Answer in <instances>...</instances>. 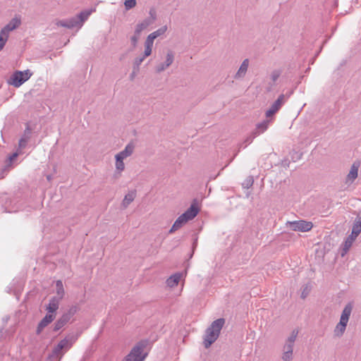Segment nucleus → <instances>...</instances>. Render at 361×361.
Segmentation results:
<instances>
[{
    "label": "nucleus",
    "mask_w": 361,
    "mask_h": 361,
    "mask_svg": "<svg viewBox=\"0 0 361 361\" xmlns=\"http://www.w3.org/2000/svg\"><path fill=\"white\" fill-rule=\"evenodd\" d=\"M149 341L147 339L141 340L137 342L131 349L130 352L125 357V361H144L147 356V353H144V350L147 347Z\"/></svg>",
    "instance_id": "4"
},
{
    "label": "nucleus",
    "mask_w": 361,
    "mask_h": 361,
    "mask_svg": "<svg viewBox=\"0 0 361 361\" xmlns=\"http://www.w3.org/2000/svg\"><path fill=\"white\" fill-rule=\"evenodd\" d=\"M200 209L197 205L196 200H194L190 207L175 221L169 233H172L180 228L188 221L193 219L197 215Z\"/></svg>",
    "instance_id": "2"
},
{
    "label": "nucleus",
    "mask_w": 361,
    "mask_h": 361,
    "mask_svg": "<svg viewBox=\"0 0 361 361\" xmlns=\"http://www.w3.org/2000/svg\"><path fill=\"white\" fill-rule=\"evenodd\" d=\"M281 75V71L279 70H274L271 72L270 75V78L272 80V82L274 83L280 77Z\"/></svg>",
    "instance_id": "38"
},
{
    "label": "nucleus",
    "mask_w": 361,
    "mask_h": 361,
    "mask_svg": "<svg viewBox=\"0 0 361 361\" xmlns=\"http://www.w3.org/2000/svg\"><path fill=\"white\" fill-rule=\"evenodd\" d=\"M358 235H355L353 234V232H351V234L345 239V240L353 245V241L355 240V238Z\"/></svg>",
    "instance_id": "41"
},
{
    "label": "nucleus",
    "mask_w": 361,
    "mask_h": 361,
    "mask_svg": "<svg viewBox=\"0 0 361 361\" xmlns=\"http://www.w3.org/2000/svg\"><path fill=\"white\" fill-rule=\"evenodd\" d=\"M181 273H176L171 276L167 280L166 283L169 287H174L177 286L182 277Z\"/></svg>",
    "instance_id": "24"
},
{
    "label": "nucleus",
    "mask_w": 361,
    "mask_h": 361,
    "mask_svg": "<svg viewBox=\"0 0 361 361\" xmlns=\"http://www.w3.org/2000/svg\"><path fill=\"white\" fill-rule=\"evenodd\" d=\"M225 324L224 318H219L214 321L207 329L204 337L203 344L205 348H208L218 338L220 331Z\"/></svg>",
    "instance_id": "1"
},
{
    "label": "nucleus",
    "mask_w": 361,
    "mask_h": 361,
    "mask_svg": "<svg viewBox=\"0 0 361 361\" xmlns=\"http://www.w3.org/2000/svg\"><path fill=\"white\" fill-rule=\"evenodd\" d=\"M32 73L30 72L29 69L25 70L24 71H16L11 76L8 82L16 87H19L25 82L28 80L32 76Z\"/></svg>",
    "instance_id": "6"
},
{
    "label": "nucleus",
    "mask_w": 361,
    "mask_h": 361,
    "mask_svg": "<svg viewBox=\"0 0 361 361\" xmlns=\"http://www.w3.org/2000/svg\"><path fill=\"white\" fill-rule=\"evenodd\" d=\"M152 47H145L144 57H147L152 54Z\"/></svg>",
    "instance_id": "43"
},
{
    "label": "nucleus",
    "mask_w": 361,
    "mask_h": 361,
    "mask_svg": "<svg viewBox=\"0 0 361 361\" xmlns=\"http://www.w3.org/2000/svg\"><path fill=\"white\" fill-rule=\"evenodd\" d=\"M197 245V240H195V241L193 243V249L196 247Z\"/></svg>",
    "instance_id": "49"
},
{
    "label": "nucleus",
    "mask_w": 361,
    "mask_h": 361,
    "mask_svg": "<svg viewBox=\"0 0 361 361\" xmlns=\"http://www.w3.org/2000/svg\"><path fill=\"white\" fill-rule=\"evenodd\" d=\"M153 43H154V42H152L148 39H146L145 42V47H152Z\"/></svg>",
    "instance_id": "45"
},
{
    "label": "nucleus",
    "mask_w": 361,
    "mask_h": 361,
    "mask_svg": "<svg viewBox=\"0 0 361 361\" xmlns=\"http://www.w3.org/2000/svg\"><path fill=\"white\" fill-rule=\"evenodd\" d=\"M271 87H269L267 89V91H271Z\"/></svg>",
    "instance_id": "52"
},
{
    "label": "nucleus",
    "mask_w": 361,
    "mask_h": 361,
    "mask_svg": "<svg viewBox=\"0 0 361 361\" xmlns=\"http://www.w3.org/2000/svg\"><path fill=\"white\" fill-rule=\"evenodd\" d=\"M298 331L294 329L290 336L286 339L284 345L283 346V352L293 353V346L295 339L298 336Z\"/></svg>",
    "instance_id": "12"
},
{
    "label": "nucleus",
    "mask_w": 361,
    "mask_h": 361,
    "mask_svg": "<svg viewBox=\"0 0 361 361\" xmlns=\"http://www.w3.org/2000/svg\"><path fill=\"white\" fill-rule=\"evenodd\" d=\"M56 295L54 296V297L58 298H59V300H61L65 295V291H64L63 283L61 281L59 280L56 281Z\"/></svg>",
    "instance_id": "26"
},
{
    "label": "nucleus",
    "mask_w": 361,
    "mask_h": 361,
    "mask_svg": "<svg viewBox=\"0 0 361 361\" xmlns=\"http://www.w3.org/2000/svg\"><path fill=\"white\" fill-rule=\"evenodd\" d=\"M254 138L255 137H253L252 133L251 135L245 140L244 143L245 144V145L243 147H246L247 145H250L252 142Z\"/></svg>",
    "instance_id": "40"
},
{
    "label": "nucleus",
    "mask_w": 361,
    "mask_h": 361,
    "mask_svg": "<svg viewBox=\"0 0 361 361\" xmlns=\"http://www.w3.org/2000/svg\"><path fill=\"white\" fill-rule=\"evenodd\" d=\"M136 71H137V70H134V69H133V73H132V74L130 75V78H131V79H133L134 75H135V72H136Z\"/></svg>",
    "instance_id": "48"
},
{
    "label": "nucleus",
    "mask_w": 361,
    "mask_h": 361,
    "mask_svg": "<svg viewBox=\"0 0 361 361\" xmlns=\"http://www.w3.org/2000/svg\"><path fill=\"white\" fill-rule=\"evenodd\" d=\"M248 66H249V60L247 59H245L242 62L237 73L235 74L234 78L238 80V79H241V78H244L247 71Z\"/></svg>",
    "instance_id": "19"
},
{
    "label": "nucleus",
    "mask_w": 361,
    "mask_h": 361,
    "mask_svg": "<svg viewBox=\"0 0 361 361\" xmlns=\"http://www.w3.org/2000/svg\"><path fill=\"white\" fill-rule=\"evenodd\" d=\"M271 121V120L267 119L261 123H258L256 125L255 129L252 131L253 137H256L259 135L264 133L268 129Z\"/></svg>",
    "instance_id": "14"
},
{
    "label": "nucleus",
    "mask_w": 361,
    "mask_h": 361,
    "mask_svg": "<svg viewBox=\"0 0 361 361\" xmlns=\"http://www.w3.org/2000/svg\"><path fill=\"white\" fill-rule=\"evenodd\" d=\"M31 133H32V130L30 128L29 125L27 124V126H26L25 130H24L23 135L19 140V143H18L19 148L23 149L26 147L27 143L31 137Z\"/></svg>",
    "instance_id": "16"
},
{
    "label": "nucleus",
    "mask_w": 361,
    "mask_h": 361,
    "mask_svg": "<svg viewBox=\"0 0 361 361\" xmlns=\"http://www.w3.org/2000/svg\"><path fill=\"white\" fill-rule=\"evenodd\" d=\"M8 37L7 35L6 34H2V32L0 31V51L4 49L8 39Z\"/></svg>",
    "instance_id": "32"
},
{
    "label": "nucleus",
    "mask_w": 361,
    "mask_h": 361,
    "mask_svg": "<svg viewBox=\"0 0 361 361\" xmlns=\"http://www.w3.org/2000/svg\"><path fill=\"white\" fill-rule=\"evenodd\" d=\"M289 95L281 94L279 96L277 99L271 104L270 108L266 111L265 115L267 118H270L279 111L281 106L286 103Z\"/></svg>",
    "instance_id": "8"
},
{
    "label": "nucleus",
    "mask_w": 361,
    "mask_h": 361,
    "mask_svg": "<svg viewBox=\"0 0 361 361\" xmlns=\"http://www.w3.org/2000/svg\"><path fill=\"white\" fill-rule=\"evenodd\" d=\"M60 301L61 300H59V298L52 297L46 307V310L48 313L55 314L56 310L59 309Z\"/></svg>",
    "instance_id": "18"
},
{
    "label": "nucleus",
    "mask_w": 361,
    "mask_h": 361,
    "mask_svg": "<svg viewBox=\"0 0 361 361\" xmlns=\"http://www.w3.org/2000/svg\"><path fill=\"white\" fill-rule=\"evenodd\" d=\"M136 197V191L131 190L128 194H126L122 202V207L126 209L128 206L135 200Z\"/></svg>",
    "instance_id": "23"
},
{
    "label": "nucleus",
    "mask_w": 361,
    "mask_h": 361,
    "mask_svg": "<svg viewBox=\"0 0 361 361\" xmlns=\"http://www.w3.org/2000/svg\"><path fill=\"white\" fill-rule=\"evenodd\" d=\"M56 314L47 313L38 324L36 334L39 335L43 329L54 320Z\"/></svg>",
    "instance_id": "13"
},
{
    "label": "nucleus",
    "mask_w": 361,
    "mask_h": 361,
    "mask_svg": "<svg viewBox=\"0 0 361 361\" xmlns=\"http://www.w3.org/2000/svg\"><path fill=\"white\" fill-rule=\"evenodd\" d=\"M80 336V332H72L67 334L59 342L65 348V352L69 350Z\"/></svg>",
    "instance_id": "9"
},
{
    "label": "nucleus",
    "mask_w": 361,
    "mask_h": 361,
    "mask_svg": "<svg viewBox=\"0 0 361 361\" xmlns=\"http://www.w3.org/2000/svg\"><path fill=\"white\" fill-rule=\"evenodd\" d=\"M286 225L290 230L300 232H307L313 227V224L311 221L305 220L288 221Z\"/></svg>",
    "instance_id": "7"
},
{
    "label": "nucleus",
    "mask_w": 361,
    "mask_h": 361,
    "mask_svg": "<svg viewBox=\"0 0 361 361\" xmlns=\"http://www.w3.org/2000/svg\"><path fill=\"white\" fill-rule=\"evenodd\" d=\"M145 58L146 57H144V56L136 58L135 59V61H134V63H133V69L139 71L140 66L143 62V61L145 60Z\"/></svg>",
    "instance_id": "33"
},
{
    "label": "nucleus",
    "mask_w": 361,
    "mask_h": 361,
    "mask_svg": "<svg viewBox=\"0 0 361 361\" xmlns=\"http://www.w3.org/2000/svg\"><path fill=\"white\" fill-rule=\"evenodd\" d=\"M358 235H355L353 234V232H351V234L345 239V240L353 245V241L355 240V238Z\"/></svg>",
    "instance_id": "42"
},
{
    "label": "nucleus",
    "mask_w": 361,
    "mask_h": 361,
    "mask_svg": "<svg viewBox=\"0 0 361 361\" xmlns=\"http://www.w3.org/2000/svg\"><path fill=\"white\" fill-rule=\"evenodd\" d=\"M353 234L359 235L361 233V222H354L352 228Z\"/></svg>",
    "instance_id": "30"
},
{
    "label": "nucleus",
    "mask_w": 361,
    "mask_h": 361,
    "mask_svg": "<svg viewBox=\"0 0 361 361\" xmlns=\"http://www.w3.org/2000/svg\"><path fill=\"white\" fill-rule=\"evenodd\" d=\"M347 324H348L347 323L340 321L337 324V325L336 326V328L334 329L335 336H338V337L342 336L345 331Z\"/></svg>",
    "instance_id": "25"
},
{
    "label": "nucleus",
    "mask_w": 361,
    "mask_h": 361,
    "mask_svg": "<svg viewBox=\"0 0 361 361\" xmlns=\"http://www.w3.org/2000/svg\"><path fill=\"white\" fill-rule=\"evenodd\" d=\"M156 38H157V37H155V35H154L153 32H152L151 34H149V35L147 36V39H149V40H151V41H152V42H154V40Z\"/></svg>",
    "instance_id": "46"
},
{
    "label": "nucleus",
    "mask_w": 361,
    "mask_h": 361,
    "mask_svg": "<svg viewBox=\"0 0 361 361\" xmlns=\"http://www.w3.org/2000/svg\"><path fill=\"white\" fill-rule=\"evenodd\" d=\"M360 166L359 163H353L351 166L350 170L347 176V180L353 183L355 179L357 177L358 168Z\"/></svg>",
    "instance_id": "22"
},
{
    "label": "nucleus",
    "mask_w": 361,
    "mask_h": 361,
    "mask_svg": "<svg viewBox=\"0 0 361 361\" xmlns=\"http://www.w3.org/2000/svg\"><path fill=\"white\" fill-rule=\"evenodd\" d=\"M352 310L353 305L349 302L344 307L341 315L340 321L348 324Z\"/></svg>",
    "instance_id": "21"
},
{
    "label": "nucleus",
    "mask_w": 361,
    "mask_h": 361,
    "mask_svg": "<svg viewBox=\"0 0 361 361\" xmlns=\"http://www.w3.org/2000/svg\"><path fill=\"white\" fill-rule=\"evenodd\" d=\"M80 310L78 305L70 306L63 314L56 321L53 331L56 332L71 321L73 317Z\"/></svg>",
    "instance_id": "5"
},
{
    "label": "nucleus",
    "mask_w": 361,
    "mask_h": 361,
    "mask_svg": "<svg viewBox=\"0 0 361 361\" xmlns=\"http://www.w3.org/2000/svg\"><path fill=\"white\" fill-rule=\"evenodd\" d=\"M47 179L49 180L51 179V176H48L47 177Z\"/></svg>",
    "instance_id": "51"
},
{
    "label": "nucleus",
    "mask_w": 361,
    "mask_h": 361,
    "mask_svg": "<svg viewBox=\"0 0 361 361\" xmlns=\"http://www.w3.org/2000/svg\"><path fill=\"white\" fill-rule=\"evenodd\" d=\"M151 25H152V23L149 21V20L145 18L142 22L137 24L135 30H137V33H141L142 30H145Z\"/></svg>",
    "instance_id": "27"
},
{
    "label": "nucleus",
    "mask_w": 361,
    "mask_h": 361,
    "mask_svg": "<svg viewBox=\"0 0 361 361\" xmlns=\"http://www.w3.org/2000/svg\"><path fill=\"white\" fill-rule=\"evenodd\" d=\"M20 25V17L15 16L4 27L1 28V31L2 32V34H6L9 36L10 32L17 29Z\"/></svg>",
    "instance_id": "10"
},
{
    "label": "nucleus",
    "mask_w": 361,
    "mask_h": 361,
    "mask_svg": "<svg viewBox=\"0 0 361 361\" xmlns=\"http://www.w3.org/2000/svg\"><path fill=\"white\" fill-rule=\"evenodd\" d=\"M308 294H309V290H307V287H305L301 293V298L305 299L307 296Z\"/></svg>",
    "instance_id": "44"
},
{
    "label": "nucleus",
    "mask_w": 361,
    "mask_h": 361,
    "mask_svg": "<svg viewBox=\"0 0 361 361\" xmlns=\"http://www.w3.org/2000/svg\"><path fill=\"white\" fill-rule=\"evenodd\" d=\"M149 17L147 18L153 24L157 19V13L154 8H150L149 11Z\"/></svg>",
    "instance_id": "35"
},
{
    "label": "nucleus",
    "mask_w": 361,
    "mask_h": 361,
    "mask_svg": "<svg viewBox=\"0 0 361 361\" xmlns=\"http://www.w3.org/2000/svg\"><path fill=\"white\" fill-rule=\"evenodd\" d=\"M66 353V352H65V348L61 344V343L59 342L58 344L53 348L49 357L56 359L58 361H60Z\"/></svg>",
    "instance_id": "15"
},
{
    "label": "nucleus",
    "mask_w": 361,
    "mask_h": 361,
    "mask_svg": "<svg viewBox=\"0 0 361 361\" xmlns=\"http://www.w3.org/2000/svg\"><path fill=\"white\" fill-rule=\"evenodd\" d=\"M174 60V53L169 50L168 51L166 56V61L164 63H161L156 66L155 71L157 73H161L163 72L164 70H166L167 68H169L173 62Z\"/></svg>",
    "instance_id": "11"
},
{
    "label": "nucleus",
    "mask_w": 361,
    "mask_h": 361,
    "mask_svg": "<svg viewBox=\"0 0 361 361\" xmlns=\"http://www.w3.org/2000/svg\"><path fill=\"white\" fill-rule=\"evenodd\" d=\"M351 246H352L351 243L345 240V242L343 243V249H342V252H341L342 257H343L348 252V251L349 250V249L350 248Z\"/></svg>",
    "instance_id": "39"
},
{
    "label": "nucleus",
    "mask_w": 361,
    "mask_h": 361,
    "mask_svg": "<svg viewBox=\"0 0 361 361\" xmlns=\"http://www.w3.org/2000/svg\"><path fill=\"white\" fill-rule=\"evenodd\" d=\"M3 336V331L0 329V338Z\"/></svg>",
    "instance_id": "50"
},
{
    "label": "nucleus",
    "mask_w": 361,
    "mask_h": 361,
    "mask_svg": "<svg viewBox=\"0 0 361 361\" xmlns=\"http://www.w3.org/2000/svg\"><path fill=\"white\" fill-rule=\"evenodd\" d=\"M167 30V26L166 25H164L162 27H161L160 28H159L158 30H157L156 31L153 32V33L155 35V37H158L161 35H163Z\"/></svg>",
    "instance_id": "37"
},
{
    "label": "nucleus",
    "mask_w": 361,
    "mask_h": 361,
    "mask_svg": "<svg viewBox=\"0 0 361 361\" xmlns=\"http://www.w3.org/2000/svg\"><path fill=\"white\" fill-rule=\"evenodd\" d=\"M124 5L126 10L133 8L136 5V0H125Z\"/></svg>",
    "instance_id": "36"
},
{
    "label": "nucleus",
    "mask_w": 361,
    "mask_h": 361,
    "mask_svg": "<svg viewBox=\"0 0 361 361\" xmlns=\"http://www.w3.org/2000/svg\"><path fill=\"white\" fill-rule=\"evenodd\" d=\"M92 11V10L82 11L79 14L76 15L75 16L70 19L57 21L56 23V25L57 26H61L68 29H71L73 27L80 28L82 26L84 22L90 16Z\"/></svg>",
    "instance_id": "3"
},
{
    "label": "nucleus",
    "mask_w": 361,
    "mask_h": 361,
    "mask_svg": "<svg viewBox=\"0 0 361 361\" xmlns=\"http://www.w3.org/2000/svg\"><path fill=\"white\" fill-rule=\"evenodd\" d=\"M355 222H361V212H360V216H357L356 219L355 220Z\"/></svg>",
    "instance_id": "47"
},
{
    "label": "nucleus",
    "mask_w": 361,
    "mask_h": 361,
    "mask_svg": "<svg viewBox=\"0 0 361 361\" xmlns=\"http://www.w3.org/2000/svg\"><path fill=\"white\" fill-rule=\"evenodd\" d=\"M18 156V154L17 152H14L6 160L5 165L2 169L1 173L0 174V178H3L4 177V174L7 173V172L11 169L12 167V161L16 159Z\"/></svg>",
    "instance_id": "17"
},
{
    "label": "nucleus",
    "mask_w": 361,
    "mask_h": 361,
    "mask_svg": "<svg viewBox=\"0 0 361 361\" xmlns=\"http://www.w3.org/2000/svg\"><path fill=\"white\" fill-rule=\"evenodd\" d=\"M140 35V32L137 33V30H135L134 35L130 37L131 44L134 48L137 46Z\"/></svg>",
    "instance_id": "31"
},
{
    "label": "nucleus",
    "mask_w": 361,
    "mask_h": 361,
    "mask_svg": "<svg viewBox=\"0 0 361 361\" xmlns=\"http://www.w3.org/2000/svg\"><path fill=\"white\" fill-rule=\"evenodd\" d=\"M135 149V145L133 142H129L124 148L123 150L116 154L122 159H126L132 155Z\"/></svg>",
    "instance_id": "20"
},
{
    "label": "nucleus",
    "mask_w": 361,
    "mask_h": 361,
    "mask_svg": "<svg viewBox=\"0 0 361 361\" xmlns=\"http://www.w3.org/2000/svg\"><path fill=\"white\" fill-rule=\"evenodd\" d=\"M116 159V169L117 171H118V175L115 176L116 178H118L120 176V173L122 172L125 169V164L123 163V159L121 158L120 157L115 156Z\"/></svg>",
    "instance_id": "28"
},
{
    "label": "nucleus",
    "mask_w": 361,
    "mask_h": 361,
    "mask_svg": "<svg viewBox=\"0 0 361 361\" xmlns=\"http://www.w3.org/2000/svg\"><path fill=\"white\" fill-rule=\"evenodd\" d=\"M293 358V353L283 352L281 355L282 361H291Z\"/></svg>",
    "instance_id": "34"
},
{
    "label": "nucleus",
    "mask_w": 361,
    "mask_h": 361,
    "mask_svg": "<svg viewBox=\"0 0 361 361\" xmlns=\"http://www.w3.org/2000/svg\"><path fill=\"white\" fill-rule=\"evenodd\" d=\"M253 183H254V178L252 176H247L245 179L243 183H242V185H243V188L248 189L252 186Z\"/></svg>",
    "instance_id": "29"
}]
</instances>
